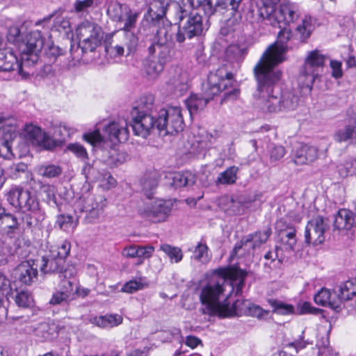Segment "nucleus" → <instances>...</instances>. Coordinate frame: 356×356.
<instances>
[{
	"label": "nucleus",
	"instance_id": "nucleus-61",
	"mask_svg": "<svg viewBox=\"0 0 356 356\" xmlns=\"http://www.w3.org/2000/svg\"><path fill=\"white\" fill-rule=\"evenodd\" d=\"M10 290V281L0 272V296L6 298V296Z\"/></svg>",
	"mask_w": 356,
	"mask_h": 356
},
{
	"label": "nucleus",
	"instance_id": "nucleus-16",
	"mask_svg": "<svg viewBox=\"0 0 356 356\" xmlns=\"http://www.w3.org/2000/svg\"><path fill=\"white\" fill-rule=\"evenodd\" d=\"M248 49L238 44L229 45L225 52V61L229 69L236 71L247 54Z\"/></svg>",
	"mask_w": 356,
	"mask_h": 356
},
{
	"label": "nucleus",
	"instance_id": "nucleus-41",
	"mask_svg": "<svg viewBox=\"0 0 356 356\" xmlns=\"http://www.w3.org/2000/svg\"><path fill=\"white\" fill-rule=\"evenodd\" d=\"M152 44L172 46V35L168 28L159 29L155 35Z\"/></svg>",
	"mask_w": 356,
	"mask_h": 356
},
{
	"label": "nucleus",
	"instance_id": "nucleus-42",
	"mask_svg": "<svg viewBox=\"0 0 356 356\" xmlns=\"http://www.w3.org/2000/svg\"><path fill=\"white\" fill-rule=\"evenodd\" d=\"M195 183V177L190 172L175 174L172 177V186L175 188H181L191 186Z\"/></svg>",
	"mask_w": 356,
	"mask_h": 356
},
{
	"label": "nucleus",
	"instance_id": "nucleus-8",
	"mask_svg": "<svg viewBox=\"0 0 356 356\" xmlns=\"http://www.w3.org/2000/svg\"><path fill=\"white\" fill-rule=\"evenodd\" d=\"M152 131L157 129L164 135H173L182 131L184 122L181 110L178 106H170L161 109L154 119Z\"/></svg>",
	"mask_w": 356,
	"mask_h": 356
},
{
	"label": "nucleus",
	"instance_id": "nucleus-45",
	"mask_svg": "<svg viewBox=\"0 0 356 356\" xmlns=\"http://www.w3.org/2000/svg\"><path fill=\"white\" fill-rule=\"evenodd\" d=\"M238 168L236 166H231L226 170L219 175L216 180L217 184H232L235 183L236 180V173Z\"/></svg>",
	"mask_w": 356,
	"mask_h": 356
},
{
	"label": "nucleus",
	"instance_id": "nucleus-11",
	"mask_svg": "<svg viewBox=\"0 0 356 356\" xmlns=\"http://www.w3.org/2000/svg\"><path fill=\"white\" fill-rule=\"evenodd\" d=\"M17 120L11 115H0V156L12 155V145L18 135Z\"/></svg>",
	"mask_w": 356,
	"mask_h": 356
},
{
	"label": "nucleus",
	"instance_id": "nucleus-58",
	"mask_svg": "<svg viewBox=\"0 0 356 356\" xmlns=\"http://www.w3.org/2000/svg\"><path fill=\"white\" fill-rule=\"evenodd\" d=\"M67 149L74 153L78 158L86 160L88 159V153L85 147L79 143L68 145Z\"/></svg>",
	"mask_w": 356,
	"mask_h": 356
},
{
	"label": "nucleus",
	"instance_id": "nucleus-38",
	"mask_svg": "<svg viewBox=\"0 0 356 356\" xmlns=\"http://www.w3.org/2000/svg\"><path fill=\"white\" fill-rule=\"evenodd\" d=\"M164 66L165 65L158 60L155 56L149 55L146 60L145 68L148 75L156 76L163 70Z\"/></svg>",
	"mask_w": 356,
	"mask_h": 356
},
{
	"label": "nucleus",
	"instance_id": "nucleus-29",
	"mask_svg": "<svg viewBox=\"0 0 356 356\" xmlns=\"http://www.w3.org/2000/svg\"><path fill=\"white\" fill-rule=\"evenodd\" d=\"M122 44L127 49V55L134 53L138 45V37L134 31H118Z\"/></svg>",
	"mask_w": 356,
	"mask_h": 356
},
{
	"label": "nucleus",
	"instance_id": "nucleus-13",
	"mask_svg": "<svg viewBox=\"0 0 356 356\" xmlns=\"http://www.w3.org/2000/svg\"><path fill=\"white\" fill-rule=\"evenodd\" d=\"M330 228L327 218L317 216L308 221L305 230V242L314 246L322 244L326 238V232Z\"/></svg>",
	"mask_w": 356,
	"mask_h": 356
},
{
	"label": "nucleus",
	"instance_id": "nucleus-19",
	"mask_svg": "<svg viewBox=\"0 0 356 356\" xmlns=\"http://www.w3.org/2000/svg\"><path fill=\"white\" fill-rule=\"evenodd\" d=\"M0 227L1 232L10 238H15L20 232V224L17 218L9 213H6L4 208V213L0 217Z\"/></svg>",
	"mask_w": 356,
	"mask_h": 356
},
{
	"label": "nucleus",
	"instance_id": "nucleus-18",
	"mask_svg": "<svg viewBox=\"0 0 356 356\" xmlns=\"http://www.w3.org/2000/svg\"><path fill=\"white\" fill-rule=\"evenodd\" d=\"M276 229L280 232L282 243L285 245L286 250H294L297 243L296 231L292 226L285 225L283 220H279L276 222Z\"/></svg>",
	"mask_w": 356,
	"mask_h": 356
},
{
	"label": "nucleus",
	"instance_id": "nucleus-14",
	"mask_svg": "<svg viewBox=\"0 0 356 356\" xmlns=\"http://www.w3.org/2000/svg\"><path fill=\"white\" fill-rule=\"evenodd\" d=\"M25 139L33 145L42 147L45 149L51 150L56 147L58 142L53 140L45 132L38 126L26 124L24 129Z\"/></svg>",
	"mask_w": 356,
	"mask_h": 356
},
{
	"label": "nucleus",
	"instance_id": "nucleus-56",
	"mask_svg": "<svg viewBox=\"0 0 356 356\" xmlns=\"http://www.w3.org/2000/svg\"><path fill=\"white\" fill-rule=\"evenodd\" d=\"M8 41L10 43H17L22 40L20 29L17 25L9 27L7 33Z\"/></svg>",
	"mask_w": 356,
	"mask_h": 356
},
{
	"label": "nucleus",
	"instance_id": "nucleus-7",
	"mask_svg": "<svg viewBox=\"0 0 356 356\" xmlns=\"http://www.w3.org/2000/svg\"><path fill=\"white\" fill-rule=\"evenodd\" d=\"M291 36L289 29L282 28L277 34V40L266 49L254 67H259L264 71L278 70L276 67L285 60L284 54L288 49L286 42Z\"/></svg>",
	"mask_w": 356,
	"mask_h": 356
},
{
	"label": "nucleus",
	"instance_id": "nucleus-12",
	"mask_svg": "<svg viewBox=\"0 0 356 356\" xmlns=\"http://www.w3.org/2000/svg\"><path fill=\"white\" fill-rule=\"evenodd\" d=\"M172 207V202H145L139 207L138 213L152 222H161L168 218Z\"/></svg>",
	"mask_w": 356,
	"mask_h": 356
},
{
	"label": "nucleus",
	"instance_id": "nucleus-32",
	"mask_svg": "<svg viewBox=\"0 0 356 356\" xmlns=\"http://www.w3.org/2000/svg\"><path fill=\"white\" fill-rule=\"evenodd\" d=\"M130 8L126 4H122L118 2L111 3L108 5L107 13L113 21L117 22H122L123 16Z\"/></svg>",
	"mask_w": 356,
	"mask_h": 356
},
{
	"label": "nucleus",
	"instance_id": "nucleus-10",
	"mask_svg": "<svg viewBox=\"0 0 356 356\" xmlns=\"http://www.w3.org/2000/svg\"><path fill=\"white\" fill-rule=\"evenodd\" d=\"M325 58L318 50L308 54L298 78V84L302 88L312 89L315 79L318 76L319 69L324 65Z\"/></svg>",
	"mask_w": 356,
	"mask_h": 356
},
{
	"label": "nucleus",
	"instance_id": "nucleus-20",
	"mask_svg": "<svg viewBox=\"0 0 356 356\" xmlns=\"http://www.w3.org/2000/svg\"><path fill=\"white\" fill-rule=\"evenodd\" d=\"M213 95H209V88L204 90V96L193 94L185 100V105L192 116L198 113V111L203 110L208 102L212 99Z\"/></svg>",
	"mask_w": 356,
	"mask_h": 356
},
{
	"label": "nucleus",
	"instance_id": "nucleus-46",
	"mask_svg": "<svg viewBox=\"0 0 356 356\" xmlns=\"http://www.w3.org/2000/svg\"><path fill=\"white\" fill-rule=\"evenodd\" d=\"M160 250L168 256L171 262L179 263L183 258L182 251L178 247L165 243L160 246Z\"/></svg>",
	"mask_w": 356,
	"mask_h": 356
},
{
	"label": "nucleus",
	"instance_id": "nucleus-43",
	"mask_svg": "<svg viewBox=\"0 0 356 356\" xmlns=\"http://www.w3.org/2000/svg\"><path fill=\"white\" fill-rule=\"evenodd\" d=\"M31 192L17 186L11 187L7 193V200H30Z\"/></svg>",
	"mask_w": 356,
	"mask_h": 356
},
{
	"label": "nucleus",
	"instance_id": "nucleus-53",
	"mask_svg": "<svg viewBox=\"0 0 356 356\" xmlns=\"http://www.w3.org/2000/svg\"><path fill=\"white\" fill-rule=\"evenodd\" d=\"M127 156L124 152L112 150L109 152V156L106 161L108 165L118 166L124 163L127 160Z\"/></svg>",
	"mask_w": 356,
	"mask_h": 356
},
{
	"label": "nucleus",
	"instance_id": "nucleus-57",
	"mask_svg": "<svg viewBox=\"0 0 356 356\" xmlns=\"http://www.w3.org/2000/svg\"><path fill=\"white\" fill-rule=\"evenodd\" d=\"M28 170V166L24 163H18L12 165L9 168L10 176L13 179H17L22 174Z\"/></svg>",
	"mask_w": 356,
	"mask_h": 356
},
{
	"label": "nucleus",
	"instance_id": "nucleus-17",
	"mask_svg": "<svg viewBox=\"0 0 356 356\" xmlns=\"http://www.w3.org/2000/svg\"><path fill=\"white\" fill-rule=\"evenodd\" d=\"M314 300L316 304L323 307H329L336 312L341 309V300L337 296L336 289L330 291L323 288L314 296Z\"/></svg>",
	"mask_w": 356,
	"mask_h": 356
},
{
	"label": "nucleus",
	"instance_id": "nucleus-62",
	"mask_svg": "<svg viewBox=\"0 0 356 356\" xmlns=\"http://www.w3.org/2000/svg\"><path fill=\"white\" fill-rule=\"evenodd\" d=\"M285 154V149L282 145H275L270 151V159L271 161L280 160Z\"/></svg>",
	"mask_w": 356,
	"mask_h": 356
},
{
	"label": "nucleus",
	"instance_id": "nucleus-25",
	"mask_svg": "<svg viewBox=\"0 0 356 356\" xmlns=\"http://www.w3.org/2000/svg\"><path fill=\"white\" fill-rule=\"evenodd\" d=\"M105 131L111 140H116L120 143H124L129 138V129L127 124L120 126L118 123L111 122L105 127Z\"/></svg>",
	"mask_w": 356,
	"mask_h": 356
},
{
	"label": "nucleus",
	"instance_id": "nucleus-30",
	"mask_svg": "<svg viewBox=\"0 0 356 356\" xmlns=\"http://www.w3.org/2000/svg\"><path fill=\"white\" fill-rule=\"evenodd\" d=\"M341 304L356 296V277L350 279L336 289Z\"/></svg>",
	"mask_w": 356,
	"mask_h": 356
},
{
	"label": "nucleus",
	"instance_id": "nucleus-27",
	"mask_svg": "<svg viewBox=\"0 0 356 356\" xmlns=\"http://www.w3.org/2000/svg\"><path fill=\"white\" fill-rule=\"evenodd\" d=\"M89 321L92 324L101 328H111L120 325L123 318L118 314H106L91 317Z\"/></svg>",
	"mask_w": 356,
	"mask_h": 356
},
{
	"label": "nucleus",
	"instance_id": "nucleus-48",
	"mask_svg": "<svg viewBox=\"0 0 356 356\" xmlns=\"http://www.w3.org/2000/svg\"><path fill=\"white\" fill-rule=\"evenodd\" d=\"M10 204L23 213L35 212L40 209L39 202H10Z\"/></svg>",
	"mask_w": 356,
	"mask_h": 356
},
{
	"label": "nucleus",
	"instance_id": "nucleus-63",
	"mask_svg": "<svg viewBox=\"0 0 356 356\" xmlns=\"http://www.w3.org/2000/svg\"><path fill=\"white\" fill-rule=\"evenodd\" d=\"M93 3L94 0H76L74 3V8L76 13H81L92 7Z\"/></svg>",
	"mask_w": 356,
	"mask_h": 356
},
{
	"label": "nucleus",
	"instance_id": "nucleus-47",
	"mask_svg": "<svg viewBox=\"0 0 356 356\" xmlns=\"http://www.w3.org/2000/svg\"><path fill=\"white\" fill-rule=\"evenodd\" d=\"M15 302L18 307L22 308H29L34 305L33 296L29 291H26L17 292L15 297Z\"/></svg>",
	"mask_w": 356,
	"mask_h": 356
},
{
	"label": "nucleus",
	"instance_id": "nucleus-54",
	"mask_svg": "<svg viewBox=\"0 0 356 356\" xmlns=\"http://www.w3.org/2000/svg\"><path fill=\"white\" fill-rule=\"evenodd\" d=\"M54 135L55 137H59L58 139H53V140L58 142L56 147L59 146L70 136V129L65 124H60L59 127L55 129Z\"/></svg>",
	"mask_w": 356,
	"mask_h": 356
},
{
	"label": "nucleus",
	"instance_id": "nucleus-21",
	"mask_svg": "<svg viewBox=\"0 0 356 356\" xmlns=\"http://www.w3.org/2000/svg\"><path fill=\"white\" fill-rule=\"evenodd\" d=\"M43 273H63L65 272V260L56 256L50 257H42V264L40 266Z\"/></svg>",
	"mask_w": 356,
	"mask_h": 356
},
{
	"label": "nucleus",
	"instance_id": "nucleus-64",
	"mask_svg": "<svg viewBox=\"0 0 356 356\" xmlns=\"http://www.w3.org/2000/svg\"><path fill=\"white\" fill-rule=\"evenodd\" d=\"M85 140L89 143L94 145L95 143H100L102 140V137L99 130H95L92 132L86 133L83 135Z\"/></svg>",
	"mask_w": 356,
	"mask_h": 356
},
{
	"label": "nucleus",
	"instance_id": "nucleus-26",
	"mask_svg": "<svg viewBox=\"0 0 356 356\" xmlns=\"http://www.w3.org/2000/svg\"><path fill=\"white\" fill-rule=\"evenodd\" d=\"M79 205L77 208L80 210V213L85 212L86 213V218L88 222H92L97 219L102 213L103 210L102 202H92L91 204L86 205L90 202H77Z\"/></svg>",
	"mask_w": 356,
	"mask_h": 356
},
{
	"label": "nucleus",
	"instance_id": "nucleus-44",
	"mask_svg": "<svg viewBox=\"0 0 356 356\" xmlns=\"http://www.w3.org/2000/svg\"><path fill=\"white\" fill-rule=\"evenodd\" d=\"M62 172V168L56 165H42L38 168V175L49 179L58 177Z\"/></svg>",
	"mask_w": 356,
	"mask_h": 356
},
{
	"label": "nucleus",
	"instance_id": "nucleus-22",
	"mask_svg": "<svg viewBox=\"0 0 356 356\" xmlns=\"http://www.w3.org/2000/svg\"><path fill=\"white\" fill-rule=\"evenodd\" d=\"M170 0H152L148 7L147 16L151 21H158L165 17Z\"/></svg>",
	"mask_w": 356,
	"mask_h": 356
},
{
	"label": "nucleus",
	"instance_id": "nucleus-55",
	"mask_svg": "<svg viewBox=\"0 0 356 356\" xmlns=\"http://www.w3.org/2000/svg\"><path fill=\"white\" fill-rule=\"evenodd\" d=\"M61 293L67 294L68 298L72 301L76 298V292H77V288L74 289L73 283L68 280H63L60 282V289L58 290Z\"/></svg>",
	"mask_w": 356,
	"mask_h": 356
},
{
	"label": "nucleus",
	"instance_id": "nucleus-5",
	"mask_svg": "<svg viewBox=\"0 0 356 356\" xmlns=\"http://www.w3.org/2000/svg\"><path fill=\"white\" fill-rule=\"evenodd\" d=\"M260 15L264 19H274L282 28L284 25L293 22L299 17L298 6L287 0H265L260 8Z\"/></svg>",
	"mask_w": 356,
	"mask_h": 356
},
{
	"label": "nucleus",
	"instance_id": "nucleus-28",
	"mask_svg": "<svg viewBox=\"0 0 356 356\" xmlns=\"http://www.w3.org/2000/svg\"><path fill=\"white\" fill-rule=\"evenodd\" d=\"M334 140L339 143L348 142L356 144V123L346 125L343 128L335 131Z\"/></svg>",
	"mask_w": 356,
	"mask_h": 356
},
{
	"label": "nucleus",
	"instance_id": "nucleus-37",
	"mask_svg": "<svg viewBox=\"0 0 356 356\" xmlns=\"http://www.w3.org/2000/svg\"><path fill=\"white\" fill-rule=\"evenodd\" d=\"M219 207L229 216L241 215L244 211L246 202H218Z\"/></svg>",
	"mask_w": 356,
	"mask_h": 356
},
{
	"label": "nucleus",
	"instance_id": "nucleus-9",
	"mask_svg": "<svg viewBox=\"0 0 356 356\" xmlns=\"http://www.w3.org/2000/svg\"><path fill=\"white\" fill-rule=\"evenodd\" d=\"M76 35L79 40L78 47L83 55L93 52L101 44L104 38V31L98 24L85 20L76 29Z\"/></svg>",
	"mask_w": 356,
	"mask_h": 356
},
{
	"label": "nucleus",
	"instance_id": "nucleus-52",
	"mask_svg": "<svg viewBox=\"0 0 356 356\" xmlns=\"http://www.w3.org/2000/svg\"><path fill=\"white\" fill-rule=\"evenodd\" d=\"M147 286L148 284L147 283L142 282L141 278H140L139 280H131L124 284L122 288V291L126 293H133Z\"/></svg>",
	"mask_w": 356,
	"mask_h": 356
},
{
	"label": "nucleus",
	"instance_id": "nucleus-39",
	"mask_svg": "<svg viewBox=\"0 0 356 356\" xmlns=\"http://www.w3.org/2000/svg\"><path fill=\"white\" fill-rule=\"evenodd\" d=\"M158 185V181L155 178L146 177L142 181V191L145 196L149 199H156V200H164L162 198L155 197V191Z\"/></svg>",
	"mask_w": 356,
	"mask_h": 356
},
{
	"label": "nucleus",
	"instance_id": "nucleus-40",
	"mask_svg": "<svg viewBox=\"0 0 356 356\" xmlns=\"http://www.w3.org/2000/svg\"><path fill=\"white\" fill-rule=\"evenodd\" d=\"M272 234V230L270 227H267L264 231H257L254 233L250 234L252 235V240L250 242V245L252 250L259 248L262 244L267 242L268 238Z\"/></svg>",
	"mask_w": 356,
	"mask_h": 356
},
{
	"label": "nucleus",
	"instance_id": "nucleus-3",
	"mask_svg": "<svg viewBox=\"0 0 356 356\" xmlns=\"http://www.w3.org/2000/svg\"><path fill=\"white\" fill-rule=\"evenodd\" d=\"M159 111L152 94L141 96L131 111L130 126L135 135L146 138L152 132L154 119Z\"/></svg>",
	"mask_w": 356,
	"mask_h": 356
},
{
	"label": "nucleus",
	"instance_id": "nucleus-23",
	"mask_svg": "<svg viewBox=\"0 0 356 356\" xmlns=\"http://www.w3.org/2000/svg\"><path fill=\"white\" fill-rule=\"evenodd\" d=\"M355 224L354 213L349 209L339 210L334 218V227L338 230H349Z\"/></svg>",
	"mask_w": 356,
	"mask_h": 356
},
{
	"label": "nucleus",
	"instance_id": "nucleus-34",
	"mask_svg": "<svg viewBox=\"0 0 356 356\" xmlns=\"http://www.w3.org/2000/svg\"><path fill=\"white\" fill-rule=\"evenodd\" d=\"M43 40V45L42 48H44V54L45 57L49 60V62H55L58 57L63 55L65 50L55 45L52 42H47L44 43V38L42 35ZM42 49H41L42 50Z\"/></svg>",
	"mask_w": 356,
	"mask_h": 356
},
{
	"label": "nucleus",
	"instance_id": "nucleus-36",
	"mask_svg": "<svg viewBox=\"0 0 356 356\" xmlns=\"http://www.w3.org/2000/svg\"><path fill=\"white\" fill-rule=\"evenodd\" d=\"M127 11L123 16L124 23L123 27L120 28L118 31H134L136 29V22L139 17V13L134 11L131 8L126 10Z\"/></svg>",
	"mask_w": 356,
	"mask_h": 356
},
{
	"label": "nucleus",
	"instance_id": "nucleus-15",
	"mask_svg": "<svg viewBox=\"0 0 356 356\" xmlns=\"http://www.w3.org/2000/svg\"><path fill=\"white\" fill-rule=\"evenodd\" d=\"M34 260L22 261L14 269L13 275L16 280L25 285H31L38 279V267L34 266Z\"/></svg>",
	"mask_w": 356,
	"mask_h": 356
},
{
	"label": "nucleus",
	"instance_id": "nucleus-50",
	"mask_svg": "<svg viewBox=\"0 0 356 356\" xmlns=\"http://www.w3.org/2000/svg\"><path fill=\"white\" fill-rule=\"evenodd\" d=\"M72 300L68 298L67 293H61L60 291H56L52 294L51 299L49 301V303L51 305H60L63 307L65 310H67V307L69 306L70 302Z\"/></svg>",
	"mask_w": 356,
	"mask_h": 356
},
{
	"label": "nucleus",
	"instance_id": "nucleus-60",
	"mask_svg": "<svg viewBox=\"0 0 356 356\" xmlns=\"http://www.w3.org/2000/svg\"><path fill=\"white\" fill-rule=\"evenodd\" d=\"M14 252L6 243L0 241V266L7 264L8 256L13 254Z\"/></svg>",
	"mask_w": 356,
	"mask_h": 356
},
{
	"label": "nucleus",
	"instance_id": "nucleus-49",
	"mask_svg": "<svg viewBox=\"0 0 356 356\" xmlns=\"http://www.w3.org/2000/svg\"><path fill=\"white\" fill-rule=\"evenodd\" d=\"M305 330H303L298 339L285 344V347L293 349L296 353L305 349L307 345L312 344V341L305 339Z\"/></svg>",
	"mask_w": 356,
	"mask_h": 356
},
{
	"label": "nucleus",
	"instance_id": "nucleus-51",
	"mask_svg": "<svg viewBox=\"0 0 356 356\" xmlns=\"http://www.w3.org/2000/svg\"><path fill=\"white\" fill-rule=\"evenodd\" d=\"M56 223L60 229L65 232H70V229L73 230L76 227L77 220L74 222L73 217L70 215H60L58 217Z\"/></svg>",
	"mask_w": 356,
	"mask_h": 356
},
{
	"label": "nucleus",
	"instance_id": "nucleus-1",
	"mask_svg": "<svg viewBox=\"0 0 356 356\" xmlns=\"http://www.w3.org/2000/svg\"><path fill=\"white\" fill-rule=\"evenodd\" d=\"M216 271L220 278L214 284L209 283L204 286L200 294V302L203 306L200 311L203 314L226 318L241 315L244 308L248 309V314L258 318L262 317L264 313L267 314V312H265L259 306L255 305L248 306L245 301L241 302L239 300L233 302L232 309L225 307L220 300V296L225 291V284H227L231 286L232 289L235 286L236 294H241L248 273L246 270L240 268L235 272H232L228 268H219Z\"/></svg>",
	"mask_w": 356,
	"mask_h": 356
},
{
	"label": "nucleus",
	"instance_id": "nucleus-31",
	"mask_svg": "<svg viewBox=\"0 0 356 356\" xmlns=\"http://www.w3.org/2000/svg\"><path fill=\"white\" fill-rule=\"evenodd\" d=\"M172 46L151 44L148 47L149 55L155 56L164 65L170 60V48Z\"/></svg>",
	"mask_w": 356,
	"mask_h": 356
},
{
	"label": "nucleus",
	"instance_id": "nucleus-35",
	"mask_svg": "<svg viewBox=\"0 0 356 356\" xmlns=\"http://www.w3.org/2000/svg\"><path fill=\"white\" fill-rule=\"evenodd\" d=\"M268 303L273 308L272 312L280 315H288L295 313V307L276 299H268Z\"/></svg>",
	"mask_w": 356,
	"mask_h": 356
},
{
	"label": "nucleus",
	"instance_id": "nucleus-33",
	"mask_svg": "<svg viewBox=\"0 0 356 356\" xmlns=\"http://www.w3.org/2000/svg\"><path fill=\"white\" fill-rule=\"evenodd\" d=\"M36 337L43 341L51 340L54 337L55 327L47 322L40 323L33 330Z\"/></svg>",
	"mask_w": 356,
	"mask_h": 356
},
{
	"label": "nucleus",
	"instance_id": "nucleus-2",
	"mask_svg": "<svg viewBox=\"0 0 356 356\" xmlns=\"http://www.w3.org/2000/svg\"><path fill=\"white\" fill-rule=\"evenodd\" d=\"M256 81L254 97L260 100L264 110L274 113L294 110L298 103V97L291 92L280 93L278 83L282 76L280 70H264L259 67L253 68Z\"/></svg>",
	"mask_w": 356,
	"mask_h": 356
},
{
	"label": "nucleus",
	"instance_id": "nucleus-4",
	"mask_svg": "<svg viewBox=\"0 0 356 356\" xmlns=\"http://www.w3.org/2000/svg\"><path fill=\"white\" fill-rule=\"evenodd\" d=\"M234 72L230 70L227 64L222 65L216 72L208 76L207 84L209 95L213 97L219 92L225 91L220 100V104L236 99L240 94L239 89L234 87Z\"/></svg>",
	"mask_w": 356,
	"mask_h": 356
},
{
	"label": "nucleus",
	"instance_id": "nucleus-59",
	"mask_svg": "<svg viewBox=\"0 0 356 356\" xmlns=\"http://www.w3.org/2000/svg\"><path fill=\"white\" fill-rule=\"evenodd\" d=\"M209 248L205 243L200 242L194 250V258L201 261L204 257L207 258Z\"/></svg>",
	"mask_w": 356,
	"mask_h": 356
},
{
	"label": "nucleus",
	"instance_id": "nucleus-24",
	"mask_svg": "<svg viewBox=\"0 0 356 356\" xmlns=\"http://www.w3.org/2000/svg\"><path fill=\"white\" fill-rule=\"evenodd\" d=\"M318 156V150L314 146L302 145L295 154L294 162L297 165H303L314 161Z\"/></svg>",
	"mask_w": 356,
	"mask_h": 356
},
{
	"label": "nucleus",
	"instance_id": "nucleus-6",
	"mask_svg": "<svg viewBox=\"0 0 356 356\" xmlns=\"http://www.w3.org/2000/svg\"><path fill=\"white\" fill-rule=\"evenodd\" d=\"M175 17L179 24L175 34V40L178 43H183L187 38L200 36L203 33V17L200 13L193 11L188 13L184 6L179 4Z\"/></svg>",
	"mask_w": 356,
	"mask_h": 356
}]
</instances>
